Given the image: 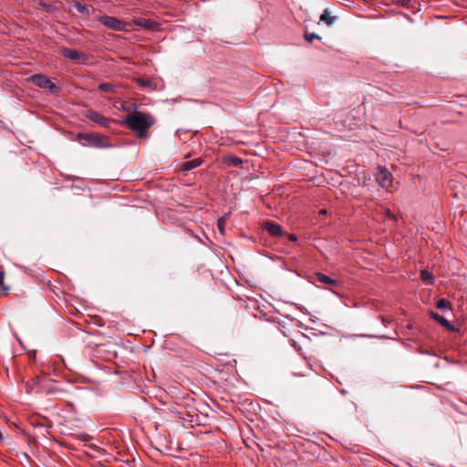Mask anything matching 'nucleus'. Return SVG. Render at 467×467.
I'll list each match as a JSON object with an SVG mask.
<instances>
[{"instance_id": "13", "label": "nucleus", "mask_w": 467, "mask_h": 467, "mask_svg": "<svg viewBox=\"0 0 467 467\" xmlns=\"http://www.w3.org/2000/svg\"><path fill=\"white\" fill-rule=\"evenodd\" d=\"M138 85L141 88H147L149 90L157 89V85L150 78L146 77H140L136 79Z\"/></svg>"}, {"instance_id": "3", "label": "nucleus", "mask_w": 467, "mask_h": 467, "mask_svg": "<svg viewBox=\"0 0 467 467\" xmlns=\"http://www.w3.org/2000/svg\"><path fill=\"white\" fill-rule=\"evenodd\" d=\"M97 20L99 21L107 28L119 32L127 31L126 26L131 25L109 16H99Z\"/></svg>"}, {"instance_id": "9", "label": "nucleus", "mask_w": 467, "mask_h": 467, "mask_svg": "<svg viewBox=\"0 0 467 467\" xmlns=\"http://www.w3.org/2000/svg\"><path fill=\"white\" fill-rule=\"evenodd\" d=\"M315 280L324 285L337 286L339 285L338 280L333 279L323 273H317L315 275Z\"/></svg>"}, {"instance_id": "1", "label": "nucleus", "mask_w": 467, "mask_h": 467, "mask_svg": "<svg viewBox=\"0 0 467 467\" xmlns=\"http://www.w3.org/2000/svg\"><path fill=\"white\" fill-rule=\"evenodd\" d=\"M124 123L140 138H145L148 135V130L155 124V119L149 113L135 110L124 118Z\"/></svg>"}, {"instance_id": "18", "label": "nucleus", "mask_w": 467, "mask_h": 467, "mask_svg": "<svg viewBox=\"0 0 467 467\" xmlns=\"http://www.w3.org/2000/svg\"><path fill=\"white\" fill-rule=\"evenodd\" d=\"M436 306H437V308L441 309V310L451 309V303L445 298H440L437 301Z\"/></svg>"}, {"instance_id": "7", "label": "nucleus", "mask_w": 467, "mask_h": 467, "mask_svg": "<svg viewBox=\"0 0 467 467\" xmlns=\"http://www.w3.org/2000/svg\"><path fill=\"white\" fill-rule=\"evenodd\" d=\"M40 388L43 392L47 394H53V395H64L67 393L66 390L61 389L59 385L50 379H42L40 382ZM60 399H63V397H60Z\"/></svg>"}, {"instance_id": "19", "label": "nucleus", "mask_w": 467, "mask_h": 467, "mask_svg": "<svg viewBox=\"0 0 467 467\" xmlns=\"http://www.w3.org/2000/svg\"><path fill=\"white\" fill-rule=\"evenodd\" d=\"M73 6L77 9V11L83 15H89V9L87 5H82L79 2H75Z\"/></svg>"}, {"instance_id": "12", "label": "nucleus", "mask_w": 467, "mask_h": 467, "mask_svg": "<svg viewBox=\"0 0 467 467\" xmlns=\"http://www.w3.org/2000/svg\"><path fill=\"white\" fill-rule=\"evenodd\" d=\"M132 24L150 30H154L157 27L155 22L144 18H136L132 21Z\"/></svg>"}, {"instance_id": "16", "label": "nucleus", "mask_w": 467, "mask_h": 467, "mask_svg": "<svg viewBox=\"0 0 467 467\" xmlns=\"http://www.w3.org/2000/svg\"><path fill=\"white\" fill-rule=\"evenodd\" d=\"M99 89L106 93L114 94L117 92V86L112 83L103 82L99 85Z\"/></svg>"}, {"instance_id": "14", "label": "nucleus", "mask_w": 467, "mask_h": 467, "mask_svg": "<svg viewBox=\"0 0 467 467\" xmlns=\"http://www.w3.org/2000/svg\"><path fill=\"white\" fill-rule=\"evenodd\" d=\"M320 22H323L325 23L326 25H327L328 26H332L335 21L337 20V16H331L330 12L328 11V9H325L322 13V15L320 16V18H319Z\"/></svg>"}, {"instance_id": "15", "label": "nucleus", "mask_w": 467, "mask_h": 467, "mask_svg": "<svg viewBox=\"0 0 467 467\" xmlns=\"http://www.w3.org/2000/svg\"><path fill=\"white\" fill-rule=\"evenodd\" d=\"M202 164V160L201 159H194V160H191V161H185L182 165V169L185 171H191L198 166H200Z\"/></svg>"}, {"instance_id": "6", "label": "nucleus", "mask_w": 467, "mask_h": 467, "mask_svg": "<svg viewBox=\"0 0 467 467\" xmlns=\"http://www.w3.org/2000/svg\"><path fill=\"white\" fill-rule=\"evenodd\" d=\"M27 81L33 83L38 88L48 89L50 91L57 88V86L50 80V78L42 74L32 75L27 78Z\"/></svg>"}, {"instance_id": "17", "label": "nucleus", "mask_w": 467, "mask_h": 467, "mask_svg": "<svg viewBox=\"0 0 467 467\" xmlns=\"http://www.w3.org/2000/svg\"><path fill=\"white\" fill-rule=\"evenodd\" d=\"M224 162L228 165V166H234V167H236V166H239L243 163V160L237 156H234V155H230V156H227L225 158V161Z\"/></svg>"}, {"instance_id": "2", "label": "nucleus", "mask_w": 467, "mask_h": 467, "mask_svg": "<svg viewBox=\"0 0 467 467\" xmlns=\"http://www.w3.org/2000/svg\"><path fill=\"white\" fill-rule=\"evenodd\" d=\"M77 140L86 141L83 146L88 145L99 149L111 147L109 138L99 133H78Z\"/></svg>"}, {"instance_id": "20", "label": "nucleus", "mask_w": 467, "mask_h": 467, "mask_svg": "<svg viewBox=\"0 0 467 467\" xmlns=\"http://www.w3.org/2000/svg\"><path fill=\"white\" fill-rule=\"evenodd\" d=\"M420 278L423 281L430 282V283L432 280L431 274L428 270H421V272H420Z\"/></svg>"}, {"instance_id": "21", "label": "nucleus", "mask_w": 467, "mask_h": 467, "mask_svg": "<svg viewBox=\"0 0 467 467\" xmlns=\"http://www.w3.org/2000/svg\"><path fill=\"white\" fill-rule=\"evenodd\" d=\"M305 39L307 42L311 43L314 39H321V37L318 35L315 34V33H306L305 34Z\"/></svg>"}, {"instance_id": "4", "label": "nucleus", "mask_w": 467, "mask_h": 467, "mask_svg": "<svg viewBox=\"0 0 467 467\" xmlns=\"http://www.w3.org/2000/svg\"><path fill=\"white\" fill-rule=\"evenodd\" d=\"M376 181L380 187L388 190L392 186L393 176L385 167L378 166Z\"/></svg>"}, {"instance_id": "24", "label": "nucleus", "mask_w": 467, "mask_h": 467, "mask_svg": "<svg viewBox=\"0 0 467 467\" xmlns=\"http://www.w3.org/2000/svg\"><path fill=\"white\" fill-rule=\"evenodd\" d=\"M4 277H5V272L4 271H0V285H4Z\"/></svg>"}, {"instance_id": "25", "label": "nucleus", "mask_w": 467, "mask_h": 467, "mask_svg": "<svg viewBox=\"0 0 467 467\" xmlns=\"http://www.w3.org/2000/svg\"><path fill=\"white\" fill-rule=\"evenodd\" d=\"M386 214L389 216V217H393V215L391 214L390 211L389 210H387L386 211Z\"/></svg>"}, {"instance_id": "8", "label": "nucleus", "mask_w": 467, "mask_h": 467, "mask_svg": "<svg viewBox=\"0 0 467 467\" xmlns=\"http://www.w3.org/2000/svg\"><path fill=\"white\" fill-rule=\"evenodd\" d=\"M86 117L89 120L96 122L99 125H100L101 127H105V128L109 127V124L114 121L113 119H109L102 116L101 114H99V112H97L95 110H88L86 113Z\"/></svg>"}, {"instance_id": "10", "label": "nucleus", "mask_w": 467, "mask_h": 467, "mask_svg": "<svg viewBox=\"0 0 467 467\" xmlns=\"http://www.w3.org/2000/svg\"><path fill=\"white\" fill-rule=\"evenodd\" d=\"M264 228L273 236H283L285 234L282 231V227L275 223L266 222L264 224Z\"/></svg>"}, {"instance_id": "22", "label": "nucleus", "mask_w": 467, "mask_h": 467, "mask_svg": "<svg viewBox=\"0 0 467 467\" xmlns=\"http://www.w3.org/2000/svg\"><path fill=\"white\" fill-rule=\"evenodd\" d=\"M224 224H225V220L223 218H220L218 220L217 226H218V228H219L221 233L223 232Z\"/></svg>"}, {"instance_id": "5", "label": "nucleus", "mask_w": 467, "mask_h": 467, "mask_svg": "<svg viewBox=\"0 0 467 467\" xmlns=\"http://www.w3.org/2000/svg\"><path fill=\"white\" fill-rule=\"evenodd\" d=\"M60 54L77 63L85 64L88 60L89 57L88 54L72 48L63 47L60 49Z\"/></svg>"}, {"instance_id": "23", "label": "nucleus", "mask_w": 467, "mask_h": 467, "mask_svg": "<svg viewBox=\"0 0 467 467\" xmlns=\"http://www.w3.org/2000/svg\"><path fill=\"white\" fill-rule=\"evenodd\" d=\"M286 236H287L288 240L291 242H296L297 240L296 235L294 234H286Z\"/></svg>"}, {"instance_id": "11", "label": "nucleus", "mask_w": 467, "mask_h": 467, "mask_svg": "<svg viewBox=\"0 0 467 467\" xmlns=\"http://www.w3.org/2000/svg\"><path fill=\"white\" fill-rule=\"evenodd\" d=\"M430 316L433 320L437 321L441 326L444 327L448 330H454V327L451 325V323L438 313L431 311Z\"/></svg>"}]
</instances>
